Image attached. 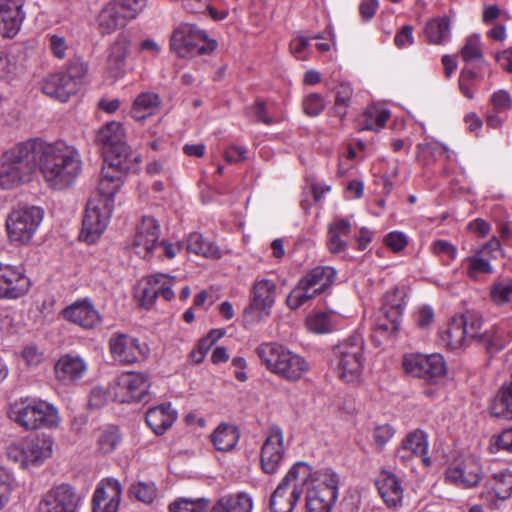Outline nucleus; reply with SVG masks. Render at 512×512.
I'll return each instance as SVG.
<instances>
[{
  "label": "nucleus",
  "mask_w": 512,
  "mask_h": 512,
  "mask_svg": "<svg viewBox=\"0 0 512 512\" xmlns=\"http://www.w3.org/2000/svg\"><path fill=\"white\" fill-rule=\"evenodd\" d=\"M39 167L51 189L64 188V143L39 138L17 144L0 157V188L12 189L30 181Z\"/></svg>",
  "instance_id": "1"
},
{
  "label": "nucleus",
  "mask_w": 512,
  "mask_h": 512,
  "mask_svg": "<svg viewBox=\"0 0 512 512\" xmlns=\"http://www.w3.org/2000/svg\"><path fill=\"white\" fill-rule=\"evenodd\" d=\"M104 163L97 189L99 198L88 201L78 236L88 244L95 243L104 232L114 208L115 195L138 162L114 158Z\"/></svg>",
  "instance_id": "2"
},
{
  "label": "nucleus",
  "mask_w": 512,
  "mask_h": 512,
  "mask_svg": "<svg viewBox=\"0 0 512 512\" xmlns=\"http://www.w3.org/2000/svg\"><path fill=\"white\" fill-rule=\"evenodd\" d=\"M256 354L270 372L289 382L298 381L310 369L304 357L278 343H263Z\"/></svg>",
  "instance_id": "3"
},
{
  "label": "nucleus",
  "mask_w": 512,
  "mask_h": 512,
  "mask_svg": "<svg viewBox=\"0 0 512 512\" xmlns=\"http://www.w3.org/2000/svg\"><path fill=\"white\" fill-rule=\"evenodd\" d=\"M8 417L27 431L53 428L59 424L58 410L50 403L37 398H20L10 404Z\"/></svg>",
  "instance_id": "4"
},
{
  "label": "nucleus",
  "mask_w": 512,
  "mask_h": 512,
  "mask_svg": "<svg viewBox=\"0 0 512 512\" xmlns=\"http://www.w3.org/2000/svg\"><path fill=\"white\" fill-rule=\"evenodd\" d=\"M311 475V467L307 463H295L270 497L271 512H292Z\"/></svg>",
  "instance_id": "5"
},
{
  "label": "nucleus",
  "mask_w": 512,
  "mask_h": 512,
  "mask_svg": "<svg viewBox=\"0 0 512 512\" xmlns=\"http://www.w3.org/2000/svg\"><path fill=\"white\" fill-rule=\"evenodd\" d=\"M363 351L364 339L359 333L352 334L333 347L331 363L340 379L349 383L360 377L364 363Z\"/></svg>",
  "instance_id": "6"
},
{
  "label": "nucleus",
  "mask_w": 512,
  "mask_h": 512,
  "mask_svg": "<svg viewBox=\"0 0 512 512\" xmlns=\"http://www.w3.org/2000/svg\"><path fill=\"white\" fill-rule=\"evenodd\" d=\"M216 47V41L209 39L195 24L180 23L170 37L171 51L181 58L210 54Z\"/></svg>",
  "instance_id": "7"
},
{
  "label": "nucleus",
  "mask_w": 512,
  "mask_h": 512,
  "mask_svg": "<svg viewBox=\"0 0 512 512\" xmlns=\"http://www.w3.org/2000/svg\"><path fill=\"white\" fill-rule=\"evenodd\" d=\"M336 271L330 266L313 268L303 276L297 286L289 293L286 303L289 308L296 310L308 300L323 293L335 281Z\"/></svg>",
  "instance_id": "8"
},
{
  "label": "nucleus",
  "mask_w": 512,
  "mask_h": 512,
  "mask_svg": "<svg viewBox=\"0 0 512 512\" xmlns=\"http://www.w3.org/2000/svg\"><path fill=\"white\" fill-rule=\"evenodd\" d=\"M44 217L39 206H24L13 209L7 216L6 228L10 242L17 245L28 244Z\"/></svg>",
  "instance_id": "9"
},
{
  "label": "nucleus",
  "mask_w": 512,
  "mask_h": 512,
  "mask_svg": "<svg viewBox=\"0 0 512 512\" xmlns=\"http://www.w3.org/2000/svg\"><path fill=\"white\" fill-rule=\"evenodd\" d=\"M276 292L277 285L273 280L255 281L251 288L249 305L244 309L245 321L255 323L268 317L275 304Z\"/></svg>",
  "instance_id": "10"
},
{
  "label": "nucleus",
  "mask_w": 512,
  "mask_h": 512,
  "mask_svg": "<svg viewBox=\"0 0 512 512\" xmlns=\"http://www.w3.org/2000/svg\"><path fill=\"white\" fill-rule=\"evenodd\" d=\"M96 140L102 147L104 161L113 160L114 158L133 160V162L139 161V156L133 154L126 144L125 132L119 122L112 121L104 125L99 130Z\"/></svg>",
  "instance_id": "11"
},
{
  "label": "nucleus",
  "mask_w": 512,
  "mask_h": 512,
  "mask_svg": "<svg viewBox=\"0 0 512 512\" xmlns=\"http://www.w3.org/2000/svg\"><path fill=\"white\" fill-rule=\"evenodd\" d=\"M403 367L407 374L435 383L446 374V364L440 354H411L404 357Z\"/></svg>",
  "instance_id": "12"
},
{
  "label": "nucleus",
  "mask_w": 512,
  "mask_h": 512,
  "mask_svg": "<svg viewBox=\"0 0 512 512\" xmlns=\"http://www.w3.org/2000/svg\"><path fill=\"white\" fill-rule=\"evenodd\" d=\"M176 282V277L163 273H156L144 278L139 285L137 297L140 305L149 309L158 297L166 301L174 298L172 287Z\"/></svg>",
  "instance_id": "13"
},
{
  "label": "nucleus",
  "mask_w": 512,
  "mask_h": 512,
  "mask_svg": "<svg viewBox=\"0 0 512 512\" xmlns=\"http://www.w3.org/2000/svg\"><path fill=\"white\" fill-rule=\"evenodd\" d=\"M150 387L149 376L143 372H126L117 378L114 388L119 402H147Z\"/></svg>",
  "instance_id": "14"
},
{
  "label": "nucleus",
  "mask_w": 512,
  "mask_h": 512,
  "mask_svg": "<svg viewBox=\"0 0 512 512\" xmlns=\"http://www.w3.org/2000/svg\"><path fill=\"white\" fill-rule=\"evenodd\" d=\"M113 358L123 364H134L145 360L149 355L147 344L128 334L115 333L109 340Z\"/></svg>",
  "instance_id": "15"
},
{
  "label": "nucleus",
  "mask_w": 512,
  "mask_h": 512,
  "mask_svg": "<svg viewBox=\"0 0 512 512\" xmlns=\"http://www.w3.org/2000/svg\"><path fill=\"white\" fill-rule=\"evenodd\" d=\"M283 440V431L279 426L269 427L260 451L261 468L266 474L276 473L281 466L285 458Z\"/></svg>",
  "instance_id": "16"
},
{
  "label": "nucleus",
  "mask_w": 512,
  "mask_h": 512,
  "mask_svg": "<svg viewBox=\"0 0 512 512\" xmlns=\"http://www.w3.org/2000/svg\"><path fill=\"white\" fill-rule=\"evenodd\" d=\"M159 237L158 221L153 217L144 216L136 228L132 243L133 250L143 259H148L152 256L153 250L157 249Z\"/></svg>",
  "instance_id": "17"
},
{
  "label": "nucleus",
  "mask_w": 512,
  "mask_h": 512,
  "mask_svg": "<svg viewBox=\"0 0 512 512\" xmlns=\"http://www.w3.org/2000/svg\"><path fill=\"white\" fill-rule=\"evenodd\" d=\"M481 478L482 467L479 460L474 457L452 464L445 473L446 481L462 489L476 486Z\"/></svg>",
  "instance_id": "18"
},
{
  "label": "nucleus",
  "mask_w": 512,
  "mask_h": 512,
  "mask_svg": "<svg viewBox=\"0 0 512 512\" xmlns=\"http://www.w3.org/2000/svg\"><path fill=\"white\" fill-rule=\"evenodd\" d=\"M29 278L22 268L0 263V298L16 299L27 293Z\"/></svg>",
  "instance_id": "19"
},
{
  "label": "nucleus",
  "mask_w": 512,
  "mask_h": 512,
  "mask_svg": "<svg viewBox=\"0 0 512 512\" xmlns=\"http://www.w3.org/2000/svg\"><path fill=\"white\" fill-rule=\"evenodd\" d=\"M121 493V484L117 479L101 481L92 498V512H117Z\"/></svg>",
  "instance_id": "20"
},
{
  "label": "nucleus",
  "mask_w": 512,
  "mask_h": 512,
  "mask_svg": "<svg viewBox=\"0 0 512 512\" xmlns=\"http://www.w3.org/2000/svg\"><path fill=\"white\" fill-rule=\"evenodd\" d=\"M25 0H0V36L14 37L25 19Z\"/></svg>",
  "instance_id": "21"
},
{
  "label": "nucleus",
  "mask_w": 512,
  "mask_h": 512,
  "mask_svg": "<svg viewBox=\"0 0 512 512\" xmlns=\"http://www.w3.org/2000/svg\"><path fill=\"white\" fill-rule=\"evenodd\" d=\"M89 64L82 57L75 55L66 63V100L80 93L86 83Z\"/></svg>",
  "instance_id": "22"
},
{
  "label": "nucleus",
  "mask_w": 512,
  "mask_h": 512,
  "mask_svg": "<svg viewBox=\"0 0 512 512\" xmlns=\"http://www.w3.org/2000/svg\"><path fill=\"white\" fill-rule=\"evenodd\" d=\"M66 319L84 329H93L101 323V316L91 301L83 299L66 307Z\"/></svg>",
  "instance_id": "23"
},
{
  "label": "nucleus",
  "mask_w": 512,
  "mask_h": 512,
  "mask_svg": "<svg viewBox=\"0 0 512 512\" xmlns=\"http://www.w3.org/2000/svg\"><path fill=\"white\" fill-rule=\"evenodd\" d=\"M129 46V38L119 34L107 50V70L115 79L122 77L125 73Z\"/></svg>",
  "instance_id": "24"
},
{
  "label": "nucleus",
  "mask_w": 512,
  "mask_h": 512,
  "mask_svg": "<svg viewBox=\"0 0 512 512\" xmlns=\"http://www.w3.org/2000/svg\"><path fill=\"white\" fill-rule=\"evenodd\" d=\"M132 20L113 1L105 5L98 15V28L102 35H108L124 28Z\"/></svg>",
  "instance_id": "25"
},
{
  "label": "nucleus",
  "mask_w": 512,
  "mask_h": 512,
  "mask_svg": "<svg viewBox=\"0 0 512 512\" xmlns=\"http://www.w3.org/2000/svg\"><path fill=\"white\" fill-rule=\"evenodd\" d=\"M378 492L388 507L396 508L401 504L403 488L399 479L390 472H382L375 482Z\"/></svg>",
  "instance_id": "26"
},
{
  "label": "nucleus",
  "mask_w": 512,
  "mask_h": 512,
  "mask_svg": "<svg viewBox=\"0 0 512 512\" xmlns=\"http://www.w3.org/2000/svg\"><path fill=\"white\" fill-rule=\"evenodd\" d=\"M465 323L463 317H459V315L453 317L446 328L440 332L441 344L451 350L466 347L469 342Z\"/></svg>",
  "instance_id": "27"
},
{
  "label": "nucleus",
  "mask_w": 512,
  "mask_h": 512,
  "mask_svg": "<svg viewBox=\"0 0 512 512\" xmlns=\"http://www.w3.org/2000/svg\"><path fill=\"white\" fill-rule=\"evenodd\" d=\"M512 341V329L508 324H498L489 330H485L482 343L486 352L490 355L498 353Z\"/></svg>",
  "instance_id": "28"
},
{
  "label": "nucleus",
  "mask_w": 512,
  "mask_h": 512,
  "mask_svg": "<svg viewBox=\"0 0 512 512\" xmlns=\"http://www.w3.org/2000/svg\"><path fill=\"white\" fill-rule=\"evenodd\" d=\"M176 419V412L172 410L171 404H162L150 408L146 412V423L157 435L163 434L170 428Z\"/></svg>",
  "instance_id": "29"
},
{
  "label": "nucleus",
  "mask_w": 512,
  "mask_h": 512,
  "mask_svg": "<svg viewBox=\"0 0 512 512\" xmlns=\"http://www.w3.org/2000/svg\"><path fill=\"white\" fill-rule=\"evenodd\" d=\"M52 446V438L45 434L24 440L28 464L37 465L50 457L52 454Z\"/></svg>",
  "instance_id": "30"
},
{
  "label": "nucleus",
  "mask_w": 512,
  "mask_h": 512,
  "mask_svg": "<svg viewBox=\"0 0 512 512\" xmlns=\"http://www.w3.org/2000/svg\"><path fill=\"white\" fill-rule=\"evenodd\" d=\"M252 508V498L246 493H237L221 497L210 512H251Z\"/></svg>",
  "instance_id": "31"
},
{
  "label": "nucleus",
  "mask_w": 512,
  "mask_h": 512,
  "mask_svg": "<svg viewBox=\"0 0 512 512\" xmlns=\"http://www.w3.org/2000/svg\"><path fill=\"white\" fill-rule=\"evenodd\" d=\"M401 444L405 446V449H409L410 452L414 453L416 457H419L424 466L429 467L431 465V459L427 455V435L424 431L416 429L412 432H409L403 438Z\"/></svg>",
  "instance_id": "32"
},
{
  "label": "nucleus",
  "mask_w": 512,
  "mask_h": 512,
  "mask_svg": "<svg viewBox=\"0 0 512 512\" xmlns=\"http://www.w3.org/2000/svg\"><path fill=\"white\" fill-rule=\"evenodd\" d=\"M490 413L497 418L512 419V379L503 384L495 395Z\"/></svg>",
  "instance_id": "33"
},
{
  "label": "nucleus",
  "mask_w": 512,
  "mask_h": 512,
  "mask_svg": "<svg viewBox=\"0 0 512 512\" xmlns=\"http://www.w3.org/2000/svg\"><path fill=\"white\" fill-rule=\"evenodd\" d=\"M239 436L236 426L220 424L211 435V440L217 450L227 452L236 446Z\"/></svg>",
  "instance_id": "34"
},
{
  "label": "nucleus",
  "mask_w": 512,
  "mask_h": 512,
  "mask_svg": "<svg viewBox=\"0 0 512 512\" xmlns=\"http://www.w3.org/2000/svg\"><path fill=\"white\" fill-rule=\"evenodd\" d=\"M427 41L430 44L440 45L450 36V20L448 17H438L428 21L424 28Z\"/></svg>",
  "instance_id": "35"
},
{
  "label": "nucleus",
  "mask_w": 512,
  "mask_h": 512,
  "mask_svg": "<svg viewBox=\"0 0 512 512\" xmlns=\"http://www.w3.org/2000/svg\"><path fill=\"white\" fill-rule=\"evenodd\" d=\"M159 103L157 94L151 92L142 93L135 99L130 114L137 121L143 120L156 111Z\"/></svg>",
  "instance_id": "36"
},
{
  "label": "nucleus",
  "mask_w": 512,
  "mask_h": 512,
  "mask_svg": "<svg viewBox=\"0 0 512 512\" xmlns=\"http://www.w3.org/2000/svg\"><path fill=\"white\" fill-rule=\"evenodd\" d=\"M311 477L308 481L317 483L313 489H321L322 493L333 495L338 498L339 476L330 468H325L316 472L311 471Z\"/></svg>",
  "instance_id": "37"
},
{
  "label": "nucleus",
  "mask_w": 512,
  "mask_h": 512,
  "mask_svg": "<svg viewBox=\"0 0 512 512\" xmlns=\"http://www.w3.org/2000/svg\"><path fill=\"white\" fill-rule=\"evenodd\" d=\"M486 485L497 498L502 500L509 498L512 495V471L505 469L493 473Z\"/></svg>",
  "instance_id": "38"
},
{
  "label": "nucleus",
  "mask_w": 512,
  "mask_h": 512,
  "mask_svg": "<svg viewBox=\"0 0 512 512\" xmlns=\"http://www.w3.org/2000/svg\"><path fill=\"white\" fill-rule=\"evenodd\" d=\"M390 117L388 110H381L377 107L367 108L359 120V130L379 131L383 128Z\"/></svg>",
  "instance_id": "39"
},
{
  "label": "nucleus",
  "mask_w": 512,
  "mask_h": 512,
  "mask_svg": "<svg viewBox=\"0 0 512 512\" xmlns=\"http://www.w3.org/2000/svg\"><path fill=\"white\" fill-rule=\"evenodd\" d=\"M337 498L322 493L321 489H310L306 496V512H331Z\"/></svg>",
  "instance_id": "40"
},
{
  "label": "nucleus",
  "mask_w": 512,
  "mask_h": 512,
  "mask_svg": "<svg viewBox=\"0 0 512 512\" xmlns=\"http://www.w3.org/2000/svg\"><path fill=\"white\" fill-rule=\"evenodd\" d=\"M187 250L207 258H220L221 253L213 243L206 241L200 233H191L187 240Z\"/></svg>",
  "instance_id": "41"
},
{
  "label": "nucleus",
  "mask_w": 512,
  "mask_h": 512,
  "mask_svg": "<svg viewBox=\"0 0 512 512\" xmlns=\"http://www.w3.org/2000/svg\"><path fill=\"white\" fill-rule=\"evenodd\" d=\"M122 436L116 426H108L100 432L97 447L100 453L107 455L112 453L121 443Z\"/></svg>",
  "instance_id": "42"
},
{
  "label": "nucleus",
  "mask_w": 512,
  "mask_h": 512,
  "mask_svg": "<svg viewBox=\"0 0 512 512\" xmlns=\"http://www.w3.org/2000/svg\"><path fill=\"white\" fill-rule=\"evenodd\" d=\"M210 505L208 498H180L169 505L170 512H207Z\"/></svg>",
  "instance_id": "43"
},
{
  "label": "nucleus",
  "mask_w": 512,
  "mask_h": 512,
  "mask_svg": "<svg viewBox=\"0 0 512 512\" xmlns=\"http://www.w3.org/2000/svg\"><path fill=\"white\" fill-rule=\"evenodd\" d=\"M39 512H64V486L51 489L39 504Z\"/></svg>",
  "instance_id": "44"
},
{
  "label": "nucleus",
  "mask_w": 512,
  "mask_h": 512,
  "mask_svg": "<svg viewBox=\"0 0 512 512\" xmlns=\"http://www.w3.org/2000/svg\"><path fill=\"white\" fill-rule=\"evenodd\" d=\"M42 92L59 102H63L64 99V74L55 73L47 76L41 86Z\"/></svg>",
  "instance_id": "45"
},
{
  "label": "nucleus",
  "mask_w": 512,
  "mask_h": 512,
  "mask_svg": "<svg viewBox=\"0 0 512 512\" xmlns=\"http://www.w3.org/2000/svg\"><path fill=\"white\" fill-rule=\"evenodd\" d=\"M87 363L79 355L66 354V381L76 384L87 373Z\"/></svg>",
  "instance_id": "46"
},
{
  "label": "nucleus",
  "mask_w": 512,
  "mask_h": 512,
  "mask_svg": "<svg viewBox=\"0 0 512 512\" xmlns=\"http://www.w3.org/2000/svg\"><path fill=\"white\" fill-rule=\"evenodd\" d=\"M404 292L399 288L387 292L384 296V303L381 313H389L393 317H401L405 306Z\"/></svg>",
  "instance_id": "47"
},
{
  "label": "nucleus",
  "mask_w": 512,
  "mask_h": 512,
  "mask_svg": "<svg viewBox=\"0 0 512 512\" xmlns=\"http://www.w3.org/2000/svg\"><path fill=\"white\" fill-rule=\"evenodd\" d=\"M512 278H501L493 282L490 288V298L498 306L511 300Z\"/></svg>",
  "instance_id": "48"
},
{
  "label": "nucleus",
  "mask_w": 512,
  "mask_h": 512,
  "mask_svg": "<svg viewBox=\"0 0 512 512\" xmlns=\"http://www.w3.org/2000/svg\"><path fill=\"white\" fill-rule=\"evenodd\" d=\"M82 171L80 155L73 147L66 146V187L71 185Z\"/></svg>",
  "instance_id": "49"
},
{
  "label": "nucleus",
  "mask_w": 512,
  "mask_h": 512,
  "mask_svg": "<svg viewBox=\"0 0 512 512\" xmlns=\"http://www.w3.org/2000/svg\"><path fill=\"white\" fill-rule=\"evenodd\" d=\"M459 317H463L465 323V330L467 331L468 342H476L481 345L483 332L482 325L483 319L481 316L474 313L461 314Z\"/></svg>",
  "instance_id": "50"
},
{
  "label": "nucleus",
  "mask_w": 512,
  "mask_h": 512,
  "mask_svg": "<svg viewBox=\"0 0 512 512\" xmlns=\"http://www.w3.org/2000/svg\"><path fill=\"white\" fill-rule=\"evenodd\" d=\"M353 95V89L348 83H341L337 87L334 112L340 118L346 115V108L349 106Z\"/></svg>",
  "instance_id": "51"
},
{
  "label": "nucleus",
  "mask_w": 512,
  "mask_h": 512,
  "mask_svg": "<svg viewBox=\"0 0 512 512\" xmlns=\"http://www.w3.org/2000/svg\"><path fill=\"white\" fill-rule=\"evenodd\" d=\"M130 494L143 503H152L157 496V488L153 482H138L129 490Z\"/></svg>",
  "instance_id": "52"
},
{
  "label": "nucleus",
  "mask_w": 512,
  "mask_h": 512,
  "mask_svg": "<svg viewBox=\"0 0 512 512\" xmlns=\"http://www.w3.org/2000/svg\"><path fill=\"white\" fill-rule=\"evenodd\" d=\"M461 57L465 62L474 60H483L480 38L478 35H471L467 38L465 45L460 51Z\"/></svg>",
  "instance_id": "53"
},
{
  "label": "nucleus",
  "mask_w": 512,
  "mask_h": 512,
  "mask_svg": "<svg viewBox=\"0 0 512 512\" xmlns=\"http://www.w3.org/2000/svg\"><path fill=\"white\" fill-rule=\"evenodd\" d=\"M381 314L376 324L377 331L388 337L396 335L400 329L401 317H393L389 313Z\"/></svg>",
  "instance_id": "54"
},
{
  "label": "nucleus",
  "mask_w": 512,
  "mask_h": 512,
  "mask_svg": "<svg viewBox=\"0 0 512 512\" xmlns=\"http://www.w3.org/2000/svg\"><path fill=\"white\" fill-rule=\"evenodd\" d=\"M306 323L308 329L314 333L322 334L328 333L332 330L330 317L324 312H319L309 316Z\"/></svg>",
  "instance_id": "55"
},
{
  "label": "nucleus",
  "mask_w": 512,
  "mask_h": 512,
  "mask_svg": "<svg viewBox=\"0 0 512 512\" xmlns=\"http://www.w3.org/2000/svg\"><path fill=\"white\" fill-rule=\"evenodd\" d=\"M493 268L489 263V258L478 252L473 258L469 259L468 274L476 278L479 273L491 274Z\"/></svg>",
  "instance_id": "56"
},
{
  "label": "nucleus",
  "mask_w": 512,
  "mask_h": 512,
  "mask_svg": "<svg viewBox=\"0 0 512 512\" xmlns=\"http://www.w3.org/2000/svg\"><path fill=\"white\" fill-rule=\"evenodd\" d=\"M324 108V99L318 93H312L308 95L303 101V109L308 116H318L324 110Z\"/></svg>",
  "instance_id": "57"
},
{
  "label": "nucleus",
  "mask_w": 512,
  "mask_h": 512,
  "mask_svg": "<svg viewBox=\"0 0 512 512\" xmlns=\"http://www.w3.org/2000/svg\"><path fill=\"white\" fill-rule=\"evenodd\" d=\"M131 19H135L145 8L147 0H112Z\"/></svg>",
  "instance_id": "58"
},
{
  "label": "nucleus",
  "mask_w": 512,
  "mask_h": 512,
  "mask_svg": "<svg viewBox=\"0 0 512 512\" xmlns=\"http://www.w3.org/2000/svg\"><path fill=\"white\" fill-rule=\"evenodd\" d=\"M490 103L496 113H502L512 108V98L505 90L494 92L490 98Z\"/></svg>",
  "instance_id": "59"
},
{
  "label": "nucleus",
  "mask_w": 512,
  "mask_h": 512,
  "mask_svg": "<svg viewBox=\"0 0 512 512\" xmlns=\"http://www.w3.org/2000/svg\"><path fill=\"white\" fill-rule=\"evenodd\" d=\"M12 490V476L5 469H0V509L8 502Z\"/></svg>",
  "instance_id": "60"
},
{
  "label": "nucleus",
  "mask_w": 512,
  "mask_h": 512,
  "mask_svg": "<svg viewBox=\"0 0 512 512\" xmlns=\"http://www.w3.org/2000/svg\"><path fill=\"white\" fill-rule=\"evenodd\" d=\"M395 430L389 424H383L377 426L373 431V438L375 444L379 448H383L388 441L394 436Z\"/></svg>",
  "instance_id": "61"
},
{
  "label": "nucleus",
  "mask_w": 512,
  "mask_h": 512,
  "mask_svg": "<svg viewBox=\"0 0 512 512\" xmlns=\"http://www.w3.org/2000/svg\"><path fill=\"white\" fill-rule=\"evenodd\" d=\"M7 456L13 462L19 463L22 467L29 466L24 441L10 445L7 449Z\"/></svg>",
  "instance_id": "62"
},
{
  "label": "nucleus",
  "mask_w": 512,
  "mask_h": 512,
  "mask_svg": "<svg viewBox=\"0 0 512 512\" xmlns=\"http://www.w3.org/2000/svg\"><path fill=\"white\" fill-rule=\"evenodd\" d=\"M492 445L496 446L497 450H504L512 453V427L503 430L500 434L492 439Z\"/></svg>",
  "instance_id": "63"
},
{
  "label": "nucleus",
  "mask_w": 512,
  "mask_h": 512,
  "mask_svg": "<svg viewBox=\"0 0 512 512\" xmlns=\"http://www.w3.org/2000/svg\"><path fill=\"white\" fill-rule=\"evenodd\" d=\"M431 249L435 255H446L449 259H454L457 253L456 247L453 244L442 239L434 241Z\"/></svg>",
  "instance_id": "64"
}]
</instances>
